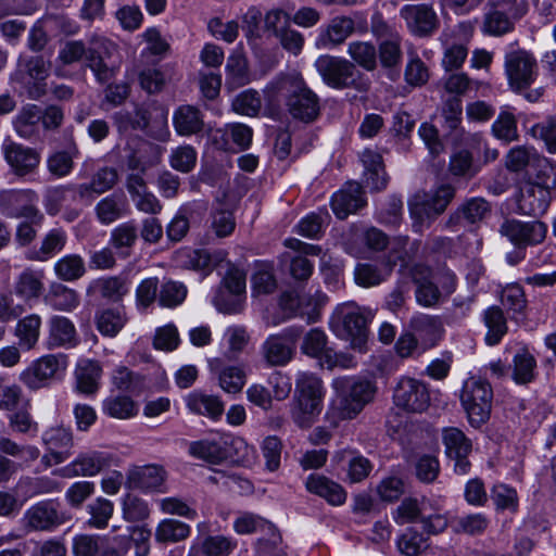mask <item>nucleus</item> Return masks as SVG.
Wrapping results in <instances>:
<instances>
[{
    "label": "nucleus",
    "mask_w": 556,
    "mask_h": 556,
    "mask_svg": "<svg viewBox=\"0 0 556 556\" xmlns=\"http://www.w3.org/2000/svg\"><path fill=\"white\" fill-rule=\"evenodd\" d=\"M117 51L116 45L103 36H92L89 46L80 40L67 41L59 51L58 59L65 65L86 60V66L91 70L96 79L103 84L114 77L115 67L112 56Z\"/></svg>",
    "instance_id": "1"
},
{
    "label": "nucleus",
    "mask_w": 556,
    "mask_h": 556,
    "mask_svg": "<svg viewBox=\"0 0 556 556\" xmlns=\"http://www.w3.org/2000/svg\"><path fill=\"white\" fill-rule=\"evenodd\" d=\"M336 392L328 416L336 425L338 420L352 419L370 403L377 392L375 381L359 376H344L333 379Z\"/></svg>",
    "instance_id": "2"
},
{
    "label": "nucleus",
    "mask_w": 556,
    "mask_h": 556,
    "mask_svg": "<svg viewBox=\"0 0 556 556\" xmlns=\"http://www.w3.org/2000/svg\"><path fill=\"white\" fill-rule=\"evenodd\" d=\"M374 318V312L355 302L338 305L330 316L331 331L340 339L350 341L351 346L359 353L366 352L368 325Z\"/></svg>",
    "instance_id": "3"
},
{
    "label": "nucleus",
    "mask_w": 556,
    "mask_h": 556,
    "mask_svg": "<svg viewBox=\"0 0 556 556\" xmlns=\"http://www.w3.org/2000/svg\"><path fill=\"white\" fill-rule=\"evenodd\" d=\"M493 389L481 377L471 376L465 380L460 392V403L471 426L480 427L490 418Z\"/></svg>",
    "instance_id": "4"
},
{
    "label": "nucleus",
    "mask_w": 556,
    "mask_h": 556,
    "mask_svg": "<svg viewBox=\"0 0 556 556\" xmlns=\"http://www.w3.org/2000/svg\"><path fill=\"white\" fill-rule=\"evenodd\" d=\"M276 89L286 96V105L292 118L303 123L313 119V93L300 75L290 74L278 79Z\"/></svg>",
    "instance_id": "5"
},
{
    "label": "nucleus",
    "mask_w": 556,
    "mask_h": 556,
    "mask_svg": "<svg viewBox=\"0 0 556 556\" xmlns=\"http://www.w3.org/2000/svg\"><path fill=\"white\" fill-rule=\"evenodd\" d=\"M50 62L42 55L21 54L17 59L15 80L25 89L31 100H39L47 93V78Z\"/></svg>",
    "instance_id": "6"
},
{
    "label": "nucleus",
    "mask_w": 556,
    "mask_h": 556,
    "mask_svg": "<svg viewBox=\"0 0 556 556\" xmlns=\"http://www.w3.org/2000/svg\"><path fill=\"white\" fill-rule=\"evenodd\" d=\"M454 194L455 189L451 185H441L422 201L412 203L409 213L414 220V231L421 232L424 228H428L431 222L445 211Z\"/></svg>",
    "instance_id": "7"
},
{
    "label": "nucleus",
    "mask_w": 556,
    "mask_h": 556,
    "mask_svg": "<svg viewBox=\"0 0 556 556\" xmlns=\"http://www.w3.org/2000/svg\"><path fill=\"white\" fill-rule=\"evenodd\" d=\"M505 72L514 90H526L538 77L536 59L532 53L521 49L508 52L505 55Z\"/></svg>",
    "instance_id": "8"
},
{
    "label": "nucleus",
    "mask_w": 556,
    "mask_h": 556,
    "mask_svg": "<svg viewBox=\"0 0 556 556\" xmlns=\"http://www.w3.org/2000/svg\"><path fill=\"white\" fill-rule=\"evenodd\" d=\"M393 402L408 413H422L430 404L428 384L415 378L402 377L394 388Z\"/></svg>",
    "instance_id": "9"
},
{
    "label": "nucleus",
    "mask_w": 556,
    "mask_h": 556,
    "mask_svg": "<svg viewBox=\"0 0 556 556\" xmlns=\"http://www.w3.org/2000/svg\"><path fill=\"white\" fill-rule=\"evenodd\" d=\"M71 519V516L61 509L60 503L53 500L41 501L29 507L24 516L25 525L29 530L52 532Z\"/></svg>",
    "instance_id": "10"
},
{
    "label": "nucleus",
    "mask_w": 556,
    "mask_h": 556,
    "mask_svg": "<svg viewBox=\"0 0 556 556\" xmlns=\"http://www.w3.org/2000/svg\"><path fill=\"white\" fill-rule=\"evenodd\" d=\"M245 293V275L238 268L227 271L222 286L216 290L213 298L215 307L226 314L240 312L242 298Z\"/></svg>",
    "instance_id": "11"
},
{
    "label": "nucleus",
    "mask_w": 556,
    "mask_h": 556,
    "mask_svg": "<svg viewBox=\"0 0 556 556\" xmlns=\"http://www.w3.org/2000/svg\"><path fill=\"white\" fill-rule=\"evenodd\" d=\"M67 365L68 361L65 354H48L33 362L21 374L20 378L29 389L36 390L46 386L50 379L59 374H63Z\"/></svg>",
    "instance_id": "12"
},
{
    "label": "nucleus",
    "mask_w": 556,
    "mask_h": 556,
    "mask_svg": "<svg viewBox=\"0 0 556 556\" xmlns=\"http://www.w3.org/2000/svg\"><path fill=\"white\" fill-rule=\"evenodd\" d=\"M500 232L515 247L522 249L541 244L546 238L547 225L540 220L506 219L501 225Z\"/></svg>",
    "instance_id": "13"
},
{
    "label": "nucleus",
    "mask_w": 556,
    "mask_h": 556,
    "mask_svg": "<svg viewBox=\"0 0 556 556\" xmlns=\"http://www.w3.org/2000/svg\"><path fill=\"white\" fill-rule=\"evenodd\" d=\"M315 66L329 87L343 89L352 86L356 80V68L346 59L321 55L315 62Z\"/></svg>",
    "instance_id": "14"
},
{
    "label": "nucleus",
    "mask_w": 556,
    "mask_h": 556,
    "mask_svg": "<svg viewBox=\"0 0 556 556\" xmlns=\"http://www.w3.org/2000/svg\"><path fill=\"white\" fill-rule=\"evenodd\" d=\"M291 418L303 429H309L313 425V374L308 371L299 372L296 377Z\"/></svg>",
    "instance_id": "15"
},
{
    "label": "nucleus",
    "mask_w": 556,
    "mask_h": 556,
    "mask_svg": "<svg viewBox=\"0 0 556 556\" xmlns=\"http://www.w3.org/2000/svg\"><path fill=\"white\" fill-rule=\"evenodd\" d=\"M2 153L17 176L31 174L40 163V154L35 149L14 142L10 138L3 141Z\"/></svg>",
    "instance_id": "16"
},
{
    "label": "nucleus",
    "mask_w": 556,
    "mask_h": 556,
    "mask_svg": "<svg viewBox=\"0 0 556 556\" xmlns=\"http://www.w3.org/2000/svg\"><path fill=\"white\" fill-rule=\"evenodd\" d=\"M166 471L159 465L132 466L127 471L125 485L142 492H165Z\"/></svg>",
    "instance_id": "17"
},
{
    "label": "nucleus",
    "mask_w": 556,
    "mask_h": 556,
    "mask_svg": "<svg viewBox=\"0 0 556 556\" xmlns=\"http://www.w3.org/2000/svg\"><path fill=\"white\" fill-rule=\"evenodd\" d=\"M551 200L549 189L534 182H526L517 195V211L522 215H542L546 212Z\"/></svg>",
    "instance_id": "18"
},
{
    "label": "nucleus",
    "mask_w": 556,
    "mask_h": 556,
    "mask_svg": "<svg viewBox=\"0 0 556 556\" xmlns=\"http://www.w3.org/2000/svg\"><path fill=\"white\" fill-rule=\"evenodd\" d=\"M330 204L334 215L340 219L346 218L350 214H355L366 205L362 186L355 181L345 184L332 194Z\"/></svg>",
    "instance_id": "19"
},
{
    "label": "nucleus",
    "mask_w": 556,
    "mask_h": 556,
    "mask_svg": "<svg viewBox=\"0 0 556 556\" xmlns=\"http://www.w3.org/2000/svg\"><path fill=\"white\" fill-rule=\"evenodd\" d=\"M400 14L415 35L427 36L437 28V14L429 4H407L401 9Z\"/></svg>",
    "instance_id": "20"
},
{
    "label": "nucleus",
    "mask_w": 556,
    "mask_h": 556,
    "mask_svg": "<svg viewBox=\"0 0 556 556\" xmlns=\"http://www.w3.org/2000/svg\"><path fill=\"white\" fill-rule=\"evenodd\" d=\"M252 80L249 62L244 53L235 49L227 58L225 65V89L232 92Z\"/></svg>",
    "instance_id": "21"
},
{
    "label": "nucleus",
    "mask_w": 556,
    "mask_h": 556,
    "mask_svg": "<svg viewBox=\"0 0 556 556\" xmlns=\"http://www.w3.org/2000/svg\"><path fill=\"white\" fill-rule=\"evenodd\" d=\"M364 167L363 182L371 191H380L387 187L388 177L384 172L382 156L375 150L365 149L361 153Z\"/></svg>",
    "instance_id": "22"
},
{
    "label": "nucleus",
    "mask_w": 556,
    "mask_h": 556,
    "mask_svg": "<svg viewBox=\"0 0 556 556\" xmlns=\"http://www.w3.org/2000/svg\"><path fill=\"white\" fill-rule=\"evenodd\" d=\"M409 327L412 333L420 341L422 351L434 346L441 338L442 324L435 316L427 314H415L412 316Z\"/></svg>",
    "instance_id": "23"
},
{
    "label": "nucleus",
    "mask_w": 556,
    "mask_h": 556,
    "mask_svg": "<svg viewBox=\"0 0 556 556\" xmlns=\"http://www.w3.org/2000/svg\"><path fill=\"white\" fill-rule=\"evenodd\" d=\"M173 125L179 136L198 135L204 129L203 114L193 105H180L173 114Z\"/></svg>",
    "instance_id": "24"
},
{
    "label": "nucleus",
    "mask_w": 556,
    "mask_h": 556,
    "mask_svg": "<svg viewBox=\"0 0 556 556\" xmlns=\"http://www.w3.org/2000/svg\"><path fill=\"white\" fill-rule=\"evenodd\" d=\"M354 21L350 17H333L325 28L320 29L317 46L329 49L341 45L354 31Z\"/></svg>",
    "instance_id": "25"
},
{
    "label": "nucleus",
    "mask_w": 556,
    "mask_h": 556,
    "mask_svg": "<svg viewBox=\"0 0 556 556\" xmlns=\"http://www.w3.org/2000/svg\"><path fill=\"white\" fill-rule=\"evenodd\" d=\"M102 367L98 361L83 359L75 369L76 389L85 395H94L100 388Z\"/></svg>",
    "instance_id": "26"
},
{
    "label": "nucleus",
    "mask_w": 556,
    "mask_h": 556,
    "mask_svg": "<svg viewBox=\"0 0 556 556\" xmlns=\"http://www.w3.org/2000/svg\"><path fill=\"white\" fill-rule=\"evenodd\" d=\"M77 342L76 328L70 318L54 315L49 319V348H73Z\"/></svg>",
    "instance_id": "27"
},
{
    "label": "nucleus",
    "mask_w": 556,
    "mask_h": 556,
    "mask_svg": "<svg viewBox=\"0 0 556 556\" xmlns=\"http://www.w3.org/2000/svg\"><path fill=\"white\" fill-rule=\"evenodd\" d=\"M117 178V170L114 167H101L93 174L90 182L77 186V193L81 199L92 200L94 194L111 190L116 185Z\"/></svg>",
    "instance_id": "28"
},
{
    "label": "nucleus",
    "mask_w": 556,
    "mask_h": 556,
    "mask_svg": "<svg viewBox=\"0 0 556 556\" xmlns=\"http://www.w3.org/2000/svg\"><path fill=\"white\" fill-rule=\"evenodd\" d=\"M43 300L52 309L67 313L76 309L80 303L78 292L61 282L51 283Z\"/></svg>",
    "instance_id": "29"
},
{
    "label": "nucleus",
    "mask_w": 556,
    "mask_h": 556,
    "mask_svg": "<svg viewBox=\"0 0 556 556\" xmlns=\"http://www.w3.org/2000/svg\"><path fill=\"white\" fill-rule=\"evenodd\" d=\"M43 277L42 270L24 269L15 280V294L26 302L38 300L43 291Z\"/></svg>",
    "instance_id": "30"
},
{
    "label": "nucleus",
    "mask_w": 556,
    "mask_h": 556,
    "mask_svg": "<svg viewBox=\"0 0 556 556\" xmlns=\"http://www.w3.org/2000/svg\"><path fill=\"white\" fill-rule=\"evenodd\" d=\"M101 410L108 417L125 420L136 417L139 407L131 396L123 393H112L102 401Z\"/></svg>",
    "instance_id": "31"
},
{
    "label": "nucleus",
    "mask_w": 556,
    "mask_h": 556,
    "mask_svg": "<svg viewBox=\"0 0 556 556\" xmlns=\"http://www.w3.org/2000/svg\"><path fill=\"white\" fill-rule=\"evenodd\" d=\"M101 538L94 534H77L73 538L72 552L74 556H123V551L116 547L101 548Z\"/></svg>",
    "instance_id": "32"
},
{
    "label": "nucleus",
    "mask_w": 556,
    "mask_h": 556,
    "mask_svg": "<svg viewBox=\"0 0 556 556\" xmlns=\"http://www.w3.org/2000/svg\"><path fill=\"white\" fill-rule=\"evenodd\" d=\"M41 118V109L36 104H28L14 117L13 126L21 138L30 140L39 135Z\"/></svg>",
    "instance_id": "33"
},
{
    "label": "nucleus",
    "mask_w": 556,
    "mask_h": 556,
    "mask_svg": "<svg viewBox=\"0 0 556 556\" xmlns=\"http://www.w3.org/2000/svg\"><path fill=\"white\" fill-rule=\"evenodd\" d=\"M392 260L383 261L381 266L359 263L354 269L355 282L364 288L376 287L386 281L392 274Z\"/></svg>",
    "instance_id": "34"
},
{
    "label": "nucleus",
    "mask_w": 556,
    "mask_h": 556,
    "mask_svg": "<svg viewBox=\"0 0 556 556\" xmlns=\"http://www.w3.org/2000/svg\"><path fill=\"white\" fill-rule=\"evenodd\" d=\"M287 244L295 250V255L291 257V276L300 281L307 280L312 275V264L307 256L313 254V245L299 239H289Z\"/></svg>",
    "instance_id": "35"
},
{
    "label": "nucleus",
    "mask_w": 556,
    "mask_h": 556,
    "mask_svg": "<svg viewBox=\"0 0 556 556\" xmlns=\"http://www.w3.org/2000/svg\"><path fill=\"white\" fill-rule=\"evenodd\" d=\"M138 239V229L134 222L122 223L116 226L110 236V244L122 258L131 255Z\"/></svg>",
    "instance_id": "36"
},
{
    "label": "nucleus",
    "mask_w": 556,
    "mask_h": 556,
    "mask_svg": "<svg viewBox=\"0 0 556 556\" xmlns=\"http://www.w3.org/2000/svg\"><path fill=\"white\" fill-rule=\"evenodd\" d=\"M186 405L192 413L216 419L224 413V403L216 395L193 391L186 396Z\"/></svg>",
    "instance_id": "37"
},
{
    "label": "nucleus",
    "mask_w": 556,
    "mask_h": 556,
    "mask_svg": "<svg viewBox=\"0 0 556 556\" xmlns=\"http://www.w3.org/2000/svg\"><path fill=\"white\" fill-rule=\"evenodd\" d=\"M262 351L270 366H283L292 358V348L283 336H269L263 343Z\"/></svg>",
    "instance_id": "38"
},
{
    "label": "nucleus",
    "mask_w": 556,
    "mask_h": 556,
    "mask_svg": "<svg viewBox=\"0 0 556 556\" xmlns=\"http://www.w3.org/2000/svg\"><path fill=\"white\" fill-rule=\"evenodd\" d=\"M517 20L497 11L490 5H485L481 31L484 35L500 37L514 30Z\"/></svg>",
    "instance_id": "39"
},
{
    "label": "nucleus",
    "mask_w": 556,
    "mask_h": 556,
    "mask_svg": "<svg viewBox=\"0 0 556 556\" xmlns=\"http://www.w3.org/2000/svg\"><path fill=\"white\" fill-rule=\"evenodd\" d=\"M66 243V233L61 229L50 230L42 239L39 249H33L27 252V260L36 262H46L61 252Z\"/></svg>",
    "instance_id": "40"
},
{
    "label": "nucleus",
    "mask_w": 556,
    "mask_h": 556,
    "mask_svg": "<svg viewBox=\"0 0 556 556\" xmlns=\"http://www.w3.org/2000/svg\"><path fill=\"white\" fill-rule=\"evenodd\" d=\"M126 206L123 194L112 193L97 203L94 212L102 225H110L125 215Z\"/></svg>",
    "instance_id": "41"
},
{
    "label": "nucleus",
    "mask_w": 556,
    "mask_h": 556,
    "mask_svg": "<svg viewBox=\"0 0 556 556\" xmlns=\"http://www.w3.org/2000/svg\"><path fill=\"white\" fill-rule=\"evenodd\" d=\"M491 212V206L483 198H471L464 202L450 218V223L456 219L469 225L482 222Z\"/></svg>",
    "instance_id": "42"
},
{
    "label": "nucleus",
    "mask_w": 556,
    "mask_h": 556,
    "mask_svg": "<svg viewBox=\"0 0 556 556\" xmlns=\"http://www.w3.org/2000/svg\"><path fill=\"white\" fill-rule=\"evenodd\" d=\"M88 518L85 523L90 529L102 530L109 525L114 513V504L105 497H97L86 505Z\"/></svg>",
    "instance_id": "43"
},
{
    "label": "nucleus",
    "mask_w": 556,
    "mask_h": 556,
    "mask_svg": "<svg viewBox=\"0 0 556 556\" xmlns=\"http://www.w3.org/2000/svg\"><path fill=\"white\" fill-rule=\"evenodd\" d=\"M483 323L488 328L485 343L496 345L507 332V323L503 311L497 306H491L483 312Z\"/></svg>",
    "instance_id": "44"
},
{
    "label": "nucleus",
    "mask_w": 556,
    "mask_h": 556,
    "mask_svg": "<svg viewBox=\"0 0 556 556\" xmlns=\"http://www.w3.org/2000/svg\"><path fill=\"white\" fill-rule=\"evenodd\" d=\"M41 328V317L30 314L20 319L15 327L18 344L24 350H31L38 342Z\"/></svg>",
    "instance_id": "45"
},
{
    "label": "nucleus",
    "mask_w": 556,
    "mask_h": 556,
    "mask_svg": "<svg viewBox=\"0 0 556 556\" xmlns=\"http://www.w3.org/2000/svg\"><path fill=\"white\" fill-rule=\"evenodd\" d=\"M55 276L62 281H75L86 273L84 258L79 254H66L59 258L53 266Z\"/></svg>",
    "instance_id": "46"
},
{
    "label": "nucleus",
    "mask_w": 556,
    "mask_h": 556,
    "mask_svg": "<svg viewBox=\"0 0 556 556\" xmlns=\"http://www.w3.org/2000/svg\"><path fill=\"white\" fill-rule=\"evenodd\" d=\"M511 379L517 384H528L534 379L536 361L526 349L519 350L513 357Z\"/></svg>",
    "instance_id": "47"
},
{
    "label": "nucleus",
    "mask_w": 556,
    "mask_h": 556,
    "mask_svg": "<svg viewBox=\"0 0 556 556\" xmlns=\"http://www.w3.org/2000/svg\"><path fill=\"white\" fill-rule=\"evenodd\" d=\"M111 382L118 391L130 394H139L144 388V378L123 365L112 371Z\"/></svg>",
    "instance_id": "48"
},
{
    "label": "nucleus",
    "mask_w": 556,
    "mask_h": 556,
    "mask_svg": "<svg viewBox=\"0 0 556 556\" xmlns=\"http://www.w3.org/2000/svg\"><path fill=\"white\" fill-rule=\"evenodd\" d=\"M78 154L79 151L75 143H71L66 150L54 152L47 160L49 173L58 178L70 175L74 167V159Z\"/></svg>",
    "instance_id": "49"
},
{
    "label": "nucleus",
    "mask_w": 556,
    "mask_h": 556,
    "mask_svg": "<svg viewBox=\"0 0 556 556\" xmlns=\"http://www.w3.org/2000/svg\"><path fill=\"white\" fill-rule=\"evenodd\" d=\"M176 261L181 267L201 271L204 276L213 269L211 255L205 250L182 249L177 253Z\"/></svg>",
    "instance_id": "50"
},
{
    "label": "nucleus",
    "mask_w": 556,
    "mask_h": 556,
    "mask_svg": "<svg viewBox=\"0 0 556 556\" xmlns=\"http://www.w3.org/2000/svg\"><path fill=\"white\" fill-rule=\"evenodd\" d=\"M126 316L123 308H106L96 315V325L99 332L106 337H115L125 326Z\"/></svg>",
    "instance_id": "51"
},
{
    "label": "nucleus",
    "mask_w": 556,
    "mask_h": 556,
    "mask_svg": "<svg viewBox=\"0 0 556 556\" xmlns=\"http://www.w3.org/2000/svg\"><path fill=\"white\" fill-rule=\"evenodd\" d=\"M104 462L94 454L78 457L68 466L61 469V475L66 478L76 476H94L102 470Z\"/></svg>",
    "instance_id": "52"
},
{
    "label": "nucleus",
    "mask_w": 556,
    "mask_h": 556,
    "mask_svg": "<svg viewBox=\"0 0 556 556\" xmlns=\"http://www.w3.org/2000/svg\"><path fill=\"white\" fill-rule=\"evenodd\" d=\"M190 527L176 519L162 520L155 530V539L160 543H174L188 538Z\"/></svg>",
    "instance_id": "53"
},
{
    "label": "nucleus",
    "mask_w": 556,
    "mask_h": 556,
    "mask_svg": "<svg viewBox=\"0 0 556 556\" xmlns=\"http://www.w3.org/2000/svg\"><path fill=\"white\" fill-rule=\"evenodd\" d=\"M448 169L453 176L471 178L480 170V165L470 151L462 149L451 155Z\"/></svg>",
    "instance_id": "54"
},
{
    "label": "nucleus",
    "mask_w": 556,
    "mask_h": 556,
    "mask_svg": "<svg viewBox=\"0 0 556 556\" xmlns=\"http://www.w3.org/2000/svg\"><path fill=\"white\" fill-rule=\"evenodd\" d=\"M123 518L128 522L143 521L150 516L149 503L138 495L128 493L122 501Z\"/></svg>",
    "instance_id": "55"
},
{
    "label": "nucleus",
    "mask_w": 556,
    "mask_h": 556,
    "mask_svg": "<svg viewBox=\"0 0 556 556\" xmlns=\"http://www.w3.org/2000/svg\"><path fill=\"white\" fill-rule=\"evenodd\" d=\"M348 54L366 71H374L377 66V51L372 43L352 41L348 46Z\"/></svg>",
    "instance_id": "56"
},
{
    "label": "nucleus",
    "mask_w": 556,
    "mask_h": 556,
    "mask_svg": "<svg viewBox=\"0 0 556 556\" xmlns=\"http://www.w3.org/2000/svg\"><path fill=\"white\" fill-rule=\"evenodd\" d=\"M232 110L244 116H256L262 109V99L254 89H247L238 93L231 103Z\"/></svg>",
    "instance_id": "57"
},
{
    "label": "nucleus",
    "mask_w": 556,
    "mask_h": 556,
    "mask_svg": "<svg viewBox=\"0 0 556 556\" xmlns=\"http://www.w3.org/2000/svg\"><path fill=\"white\" fill-rule=\"evenodd\" d=\"M315 494L333 506H340L346 501V492L342 485L326 477H315Z\"/></svg>",
    "instance_id": "58"
},
{
    "label": "nucleus",
    "mask_w": 556,
    "mask_h": 556,
    "mask_svg": "<svg viewBox=\"0 0 556 556\" xmlns=\"http://www.w3.org/2000/svg\"><path fill=\"white\" fill-rule=\"evenodd\" d=\"M114 121L119 131L143 130L149 125V113L141 108H136L132 112L119 111L114 114Z\"/></svg>",
    "instance_id": "59"
},
{
    "label": "nucleus",
    "mask_w": 556,
    "mask_h": 556,
    "mask_svg": "<svg viewBox=\"0 0 556 556\" xmlns=\"http://www.w3.org/2000/svg\"><path fill=\"white\" fill-rule=\"evenodd\" d=\"M416 243L409 242V238L407 236H397L392 241V248L384 261L392 260V269L400 262L403 266L407 265L414 257V254L417 251Z\"/></svg>",
    "instance_id": "60"
},
{
    "label": "nucleus",
    "mask_w": 556,
    "mask_h": 556,
    "mask_svg": "<svg viewBox=\"0 0 556 556\" xmlns=\"http://www.w3.org/2000/svg\"><path fill=\"white\" fill-rule=\"evenodd\" d=\"M198 153L190 144L179 146L172 150L169 165L177 172L189 173L197 164Z\"/></svg>",
    "instance_id": "61"
},
{
    "label": "nucleus",
    "mask_w": 556,
    "mask_h": 556,
    "mask_svg": "<svg viewBox=\"0 0 556 556\" xmlns=\"http://www.w3.org/2000/svg\"><path fill=\"white\" fill-rule=\"evenodd\" d=\"M187 296V288L184 283L168 280L162 283L159 291V303L163 307H176L180 305Z\"/></svg>",
    "instance_id": "62"
},
{
    "label": "nucleus",
    "mask_w": 556,
    "mask_h": 556,
    "mask_svg": "<svg viewBox=\"0 0 556 556\" xmlns=\"http://www.w3.org/2000/svg\"><path fill=\"white\" fill-rule=\"evenodd\" d=\"M218 382L226 393H238L245 384V372L239 366H226L218 371Z\"/></svg>",
    "instance_id": "63"
},
{
    "label": "nucleus",
    "mask_w": 556,
    "mask_h": 556,
    "mask_svg": "<svg viewBox=\"0 0 556 556\" xmlns=\"http://www.w3.org/2000/svg\"><path fill=\"white\" fill-rule=\"evenodd\" d=\"M492 132L497 139L505 143L517 140V121L514 114L506 111L501 112L492 125Z\"/></svg>",
    "instance_id": "64"
}]
</instances>
